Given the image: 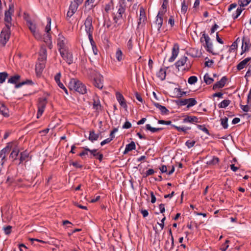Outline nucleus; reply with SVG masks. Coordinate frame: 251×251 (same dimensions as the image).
<instances>
[{"label":"nucleus","mask_w":251,"mask_h":251,"mask_svg":"<svg viewBox=\"0 0 251 251\" xmlns=\"http://www.w3.org/2000/svg\"><path fill=\"white\" fill-rule=\"evenodd\" d=\"M116 57L118 61H121L123 59V52L120 49L117 50Z\"/></svg>","instance_id":"37998d69"},{"label":"nucleus","mask_w":251,"mask_h":251,"mask_svg":"<svg viewBox=\"0 0 251 251\" xmlns=\"http://www.w3.org/2000/svg\"><path fill=\"white\" fill-rule=\"evenodd\" d=\"M99 137V134L95 133L94 130H90L89 132V136L88 139L92 142L97 141Z\"/></svg>","instance_id":"c85d7f7f"},{"label":"nucleus","mask_w":251,"mask_h":251,"mask_svg":"<svg viewBox=\"0 0 251 251\" xmlns=\"http://www.w3.org/2000/svg\"><path fill=\"white\" fill-rule=\"evenodd\" d=\"M88 38H89V39L91 43V44L92 46V48L94 47L95 46H96V45H95V43L93 39V33L88 34Z\"/></svg>","instance_id":"0e129e2a"},{"label":"nucleus","mask_w":251,"mask_h":251,"mask_svg":"<svg viewBox=\"0 0 251 251\" xmlns=\"http://www.w3.org/2000/svg\"><path fill=\"white\" fill-rule=\"evenodd\" d=\"M251 61V57H247V58H245V59H244L243 60L241 61L237 65V69L238 71L241 70L242 69L244 68L247 66V63Z\"/></svg>","instance_id":"4be33fe9"},{"label":"nucleus","mask_w":251,"mask_h":251,"mask_svg":"<svg viewBox=\"0 0 251 251\" xmlns=\"http://www.w3.org/2000/svg\"><path fill=\"white\" fill-rule=\"evenodd\" d=\"M204 81L207 84H210L214 81V79L208 74H206L204 76Z\"/></svg>","instance_id":"a19ab883"},{"label":"nucleus","mask_w":251,"mask_h":251,"mask_svg":"<svg viewBox=\"0 0 251 251\" xmlns=\"http://www.w3.org/2000/svg\"><path fill=\"white\" fill-rule=\"evenodd\" d=\"M11 15L12 14H10L9 12H5L4 21L6 23L5 27L8 28H10L11 26Z\"/></svg>","instance_id":"5701e85b"},{"label":"nucleus","mask_w":251,"mask_h":251,"mask_svg":"<svg viewBox=\"0 0 251 251\" xmlns=\"http://www.w3.org/2000/svg\"><path fill=\"white\" fill-rule=\"evenodd\" d=\"M136 148L135 144L133 141L126 145L124 154H126L128 152L135 150Z\"/></svg>","instance_id":"7c9ffc66"},{"label":"nucleus","mask_w":251,"mask_h":251,"mask_svg":"<svg viewBox=\"0 0 251 251\" xmlns=\"http://www.w3.org/2000/svg\"><path fill=\"white\" fill-rule=\"evenodd\" d=\"M113 0H110V1L107 4H105L104 7V10L106 13H108L109 11L112 9L113 7Z\"/></svg>","instance_id":"58836bf2"},{"label":"nucleus","mask_w":251,"mask_h":251,"mask_svg":"<svg viewBox=\"0 0 251 251\" xmlns=\"http://www.w3.org/2000/svg\"><path fill=\"white\" fill-rule=\"evenodd\" d=\"M153 105L160 110L162 114L168 115L169 113V111L165 106L160 105L159 103L153 102Z\"/></svg>","instance_id":"393cba45"},{"label":"nucleus","mask_w":251,"mask_h":251,"mask_svg":"<svg viewBox=\"0 0 251 251\" xmlns=\"http://www.w3.org/2000/svg\"><path fill=\"white\" fill-rule=\"evenodd\" d=\"M47 59V50L45 47H41L39 52V60L44 61Z\"/></svg>","instance_id":"b1692460"},{"label":"nucleus","mask_w":251,"mask_h":251,"mask_svg":"<svg viewBox=\"0 0 251 251\" xmlns=\"http://www.w3.org/2000/svg\"><path fill=\"white\" fill-rule=\"evenodd\" d=\"M176 104L178 106H182L187 104V99H182L176 101Z\"/></svg>","instance_id":"603ef678"},{"label":"nucleus","mask_w":251,"mask_h":251,"mask_svg":"<svg viewBox=\"0 0 251 251\" xmlns=\"http://www.w3.org/2000/svg\"><path fill=\"white\" fill-rule=\"evenodd\" d=\"M10 148L8 145L0 151V158L1 159V161L0 163L1 164V165L2 166L3 165L4 162L6 160V156L10 152Z\"/></svg>","instance_id":"ddd939ff"},{"label":"nucleus","mask_w":251,"mask_h":251,"mask_svg":"<svg viewBox=\"0 0 251 251\" xmlns=\"http://www.w3.org/2000/svg\"><path fill=\"white\" fill-rule=\"evenodd\" d=\"M28 26L32 33L36 31V26L35 24L32 23L31 21H28Z\"/></svg>","instance_id":"c03bdc74"},{"label":"nucleus","mask_w":251,"mask_h":251,"mask_svg":"<svg viewBox=\"0 0 251 251\" xmlns=\"http://www.w3.org/2000/svg\"><path fill=\"white\" fill-rule=\"evenodd\" d=\"M184 119H183V123H190L191 124H195L200 123L199 118L194 116H189L188 115L183 116Z\"/></svg>","instance_id":"4468645a"},{"label":"nucleus","mask_w":251,"mask_h":251,"mask_svg":"<svg viewBox=\"0 0 251 251\" xmlns=\"http://www.w3.org/2000/svg\"><path fill=\"white\" fill-rule=\"evenodd\" d=\"M47 21H48V24L47 25L46 27H45V32L46 33H50V24L51 22V19L50 17L47 18Z\"/></svg>","instance_id":"49530a36"},{"label":"nucleus","mask_w":251,"mask_h":251,"mask_svg":"<svg viewBox=\"0 0 251 251\" xmlns=\"http://www.w3.org/2000/svg\"><path fill=\"white\" fill-rule=\"evenodd\" d=\"M188 60L187 57L183 56L179 60H178L176 63L175 64L176 68L179 70V67L184 66L186 64V68L184 69V70L188 71L191 67V64L190 62L189 63H187V60Z\"/></svg>","instance_id":"6e6552de"},{"label":"nucleus","mask_w":251,"mask_h":251,"mask_svg":"<svg viewBox=\"0 0 251 251\" xmlns=\"http://www.w3.org/2000/svg\"><path fill=\"white\" fill-rule=\"evenodd\" d=\"M243 9H242L241 7H238L236 11V16H234V14H232V18L233 19H237L239 16L241 14V12L243 10Z\"/></svg>","instance_id":"3c124183"},{"label":"nucleus","mask_w":251,"mask_h":251,"mask_svg":"<svg viewBox=\"0 0 251 251\" xmlns=\"http://www.w3.org/2000/svg\"><path fill=\"white\" fill-rule=\"evenodd\" d=\"M20 75H15L11 76L8 80V82L12 84H15V87L18 88L22 87L23 85L25 84H33V82L31 80L26 79L25 81H22L20 83H17L20 79Z\"/></svg>","instance_id":"20e7f679"},{"label":"nucleus","mask_w":251,"mask_h":251,"mask_svg":"<svg viewBox=\"0 0 251 251\" xmlns=\"http://www.w3.org/2000/svg\"><path fill=\"white\" fill-rule=\"evenodd\" d=\"M200 41L201 43L205 42L203 46L207 51L212 53L213 55L218 54V52L214 51L212 43L210 42V38L208 35L205 33V31L202 32V37L200 39Z\"/></svg>","instance_id":"f03ea898"},{"label":"nucleus","mask_w":251,"mask_h":251,"mask_svg":"<svg viewBox=\"0 0 251 251\" xmlns=\"http://www.w3.org/2000/svg\"><path fill=\"white\" fill-rule=\"evenodd\" d=\"M219 162V158L216 156H213V158L211 160L207 161L206 164L208 165L212 166L218 164Z\"/></svg>","instance_id":"e433bc0d"},{"label":"nucleus","mask_w":251,"mask_h":251,"mask_svg":"<svg viewBox=\"0 0 251 251\" xmlns=\"http://www.w3.org/2000/svg\"><path fill=\"white\" fill-rule=\"evenodd\" d=\"M163 22V19H162V18H161L160 19H158V18H156L155 25L157 27L158 31H159V32H160V28L162 25Z\"/></svg>","instance_id":"c9c22d12"},{"label":"nucleus","mask_w":251,"mask_h":251,"mask_svg":"<svg viewBox=\"0 0 251 251\" xmlns=\"http://www.w3.org/2000/svg\"><path fill=\"white\" fill-rule=\"evenodd\" d=\"M189 1H186L185 0H184L182 3H181V12L183 13V14H185L186 13L187 9H188V6L189 4Z\"/></svg>","instance_id":"473e14b6"},{"label":"nucleus","mask_w":251,"mask_h":251,"mask_svg":"<svg viewBox=\"0 0 251 251\" xmlns=\"http://www.w3.org/2000/svg\"><path fill=\"white\" fill-rule=\"evenodd\" d=\"M221 125L222 126L223 128L224 129L227 128L228 126V124H227L228 118L225 117L224 118H222L221 119Z\"/></svg>","instance_id":"79ce46f5"},{"label":"nucleus","mask_w":251,"mask_h":251,"mask_svg":"<svg viewBox=\"0 0 251 251\" xmlns=\"http://www.w3.org/2000/svg\"><path fill=\"white\" fill-rule=\"evenodd\" d=\"M93 100V108L95 109L97 112H99L100 111H101L102 109V106H101L99 99L98 98H96V99H94Z\"/></svg>","instance_id":"412c9836"},{"label":"nucleus","mask_w":251,"mask_h":251,"mask_svg":"<svg viewBox=\"0 0 251 251\" xmlns=\"http://www.w3.org/2000/svg\"><path fill=\"white\" fill-rule=\"evenodd\" d=\"M197 104V101L194 98L187 99V108H189Z\"/></svg>","instance_id":"72a5a7b5"},{"label":"nucleus","mask_w":251,"mask_h":251,"mask_svg":"<svg viewBox=\"0 0 251 251\" xmlns=\"http://www.w3.org/2000/svg\"><path fill=\"white\" fill-rule=\"evenodd\" d=\"M10 28L4 27L2 29L0 34V44L4 46L9 40L10 35Z\"/></svg>","instance_id":"423d86ee"},{"label":"nucleus","mask_w":251,"mask_h":251,"mask_svg":"<svg viewBox=\"0 0 251 251\" xmlns=\"http://www.w3.org/2000/svg\"><path fill=\"white\" fill-rule=\"evenodd\" d=\"M88 38H89V39L91 43V44L92 46V48L94 47L95 46H96V45H95V43L93 39V33L88 34Z\"/></svg>","instance_id":"e2e57ef3"},{"label":"nucleus","mask_w":251,"mask_h":251,"mask_svg":"<svg viewBox=\"0 0 251 251\" xmlns=\"http://www.w3.org/2000/svg\"><path fill=\"white\" fill-rule=\"evenodd\" d=\"M51 35L50 33H46V35L44 37V41L47 44H50L51 43Z\"/></svg>","instance_id":"09e8293b"},{"label":"nucleus","mask_w":251,"mask_h":251,"mask_svg":"<svg viewBox=\"0 0 251 251\" xmlns=\"http://www.w3.org/2000/svg\"><path fill=\"white\" fill-rule=\"evenodd\" d=\"M196 143L195 141L188 140L186 143L185 145L188 148L193 147Z\"/></svg>","instance_id":"4d7b16f0"},{"label":"nucleus","mask_w":251,"mask_h":251,"mask_svg":"<svg viewBox=\"0 0 251 251\" xmlns=\"http://www.w3.org/2000/svg\"><path fill=\"white\" fill-rule=\"evenodd\" d=\"M172 126L175 128H176L178 131H179V132L182 131V132H183L185 133H187V130H189V129H191V128L190 127H181L180 126H174V125H173Z\"/></svg>","instance_id":"ea45409f"},{"label":"nucleus","mask_w":251,"mask_h":251,"mask_svg":"<svg viewBox=\"0 0 251 251\" xmlns=\"http://www.w3.org/2000/svg\"><path fill=\"white\" fill-rule=\"evenodd\" d=\"M125 0L120 1L119 2L118 9L116 13L119 14L122 17H126V5L125 4Z\"/></svg>","instance_id":"dca6fc26"},{"label":"nucleus","mask_w":251,"mask_h":251,"mask_svg":"<svg viewBox=\"0 0 251 251\" xmlns=\"http://www.w3.org/2000/svg\"><path fill=\"white\" fill-rule=\"evenodd\" d=\"M61 76V74L60 72H59L56 74L54 76V80L57 83V82H59L60 81V78Z\"/></svg>","instance_id":"774afa93"},{"label":"nucleus","mask_w":251,"mask_h":251,"mask_svg":"<svg viewBox=\"0 0 251 251\" xmlns=\"http://www.w3.org/2000/svg\"><path fill=\"white\" fill-rule=\"evenodd\" d=\"M154 173L153 169H150L147 171L144 175V177H147L149 176L152 175Z\"/></svg>","instance_id":"bf43d9fd"},{"label":"nucleus","mask_w":251,"mask_h":251,"mask_svg":"<svg viewBox=\"0 0 251 251\" xmlns=\"http://www.w3.org/2000/svg\"><path fill=\"white\" fill-rule=\"evenodd\" d=\"M29 156V153L26 151H24L21 152L20 153V156L19 158V161L18 163V165L21 164L24 161H27V159Z\"/></svg>","instance_id":"a878e982"},{"label":"nucleus","mask_w":251,"mask_h":251,"mask_svg":"<svg viewBox=\"0 0 251 251\" xmlns=\"http://www.w3.org/2000/svg\"><path fill=\"white\" fill-rule=\"evenodd\" d=\"M93 21V18L92 16L88 15L84 22L85 30L87 34L93 33L94 31V28L92 25Z\"/></svg>","instance_id":"0eeeda50"},{"label":"nucleus","mask_w":251,"mask_h":251,"mask_svg":"<svg viewBox=\"0 0 251 251\" xmlns=\"http://www.w3.org/2000/svg\"><path fill=\"white\" fill-rule=\"evenodd\" d=\"M197 81H198V78H197V76H191L188 78V82L190 84H194L195 83H196Z\"/></svg>","instance_id":"8fccbe9b"},{"label":"nucleus","mask_w":251,"mask_h":251,"mask_svg":"<svg viewBox=\"0 0 251 251\" xmlns=\"http://www.w3.org/2000/svg\"><path fill=\"white\" fill-rule=\"evenodd\" d=\"M48 101L46 98H40L38 99V112L37 114V118H39L43 113Z\"/></svg>","instance_id":"39448f33"},{"label":"nucleus","mask_w":251,"mask_h":251,"mask_svg":"<svg viewBox=\"0 0 251 251\" xmlns=\"http://www.w3.org/2000/svg\"><path fill=\"white\" fill-rule=\"evenodd\" d=\"M197 127L199 128V129H200V130H201L202 131H203L204 132H205L207 134H208V135L209 134L208 130L204 126L198 125Z\"/></svg>","instance_id":"6e6d98bb"},{"label":"nucleus","mask_w":251,"mask_h":251,"mask_svg":"<svg viewBox=\"0 0 251 251\" xmlns=\"http://www.w3.org/2000/svg\"><path fill=\"white\" fill-rule=\"evenodd\" d=\"M103 77L99 75L94 79L93 84L96 87L100 89H101L103 87Z\"/></svg>","instance_id":"aec40b11"},{"label":"nucleus","mask_w":251,"mask_h":251,"mask_svg":"<svg viewBox=\"0 0 251 251\" xmlns=\"http://www.w3.org/2000/svg\"><path fill=\"white\" fill-rule=\"evenodd\" d=\"M112 16L115 23L114 27L116 28L118 26L121 25V21L124 20L125 18L122 17V15H120L119 14L115 13H112Z\"/></svg>","instance_id":"2eb2a0df"},{"label":"nucleus","mask_w":251,"mask_h":251,"mask_svg":"<svg viewBox=\"0 0 251 251\" xmlns=\"http://www.w3.org/2000/svg\"><path fill=\"white\" fill-rule=\"evenodd\" d=\"M251 0H239L238 4L241 7L247 6L250 2Z\"/></svg>","instance_id":"de8ad7c7"},{"label":"nucleus","mask_w":251,"mask_h":251,"mask_svg":"<svg viewBox=\"0 0 251 251\" xmlns=\"http://www.w3.org/2000/svg\"><path fill=\"white\" fill-rule=\"evenodd\" d=\"M83 0L72 1L66 15V20L69 21L71 17L77 11L78 6L82 4Z\"/></svg>","instance_id":"7ed1b4c3"},{"label":"nucleus","mask_w":251,"mask_h":251,"mask_svg":"<svg viewBox=\"0 0 251 251\" xmlns=\"http://www.w3.org/2000/svg\"><path fill=\"white\" fill-rule=\"evenodd\" d=\"M229 242L228 240H226L224 244H223L221 248V250L222 251H226L228 248V243Z\"/></svg>","instance_id":"13d9d810"},{"label":"nucleus","mask_w":251,"mask_h":251,"mask_svg":"<svg viewBox=\"0 0 251 251\" xmlns=\"http://www.w3.org/2000/svg\"><path fill=\"white\" fill-rule=\"evenodd\" d=\"M250 106V105H249L248 104H247L246 105H243L240 104V107H241V109L243 110V111H244V112H247L249 111V110H250L249 106Z\"/></svg>","instance_id":"338daca9"},{"label":"nucleus","mask_w":251,"mask_h":251,"mask_svg":"<svg viewBox=\"0 0 251 251\" xmlns=\"http://www.w3.org/2000/svg\"><path fill=\"white\" fill-rule=\"evenodd\" d=\"M60 53L62 58L68 64H71L73 62V57L72 52L69 51L68 49L61 50Z\"/></svg>","instance_id":"1a4fd4ad"},{"label":"nucleus","mask_w":251,"mask_h":251,"mask_svg":"<svg viewBox=\"0 0 251 251\" xmlns=\"http://www.w3.org/2000/svg\"><path fill=\"white\" fill-rule=\"evenodd\" d=\"M88 38H89V39L91 43V44L92 46V48L94 47L95 46H96V45H95V43L93 39V33L88 34Z\"/></svg>","instance_id":"69168bd1"},{"label":"nucleus","mask_w":251,"mask_h":251,"mask_svg":"<svg viewBox=\"0 0 251 251\" xmlns=\"http://www.w3.org/2000/svg\"><path fill=\"white\" fill-rule=\"evenodd\" d=\"M87 151H89V152L91 153V154L93 155L94 157H97L99 153V152H97V149H93V150H90V149H87Z\"/></svg>","instance_id":"052dcab7"},{"label":"nucleus","mask_w":251,"mask_h":251,"mask_svg":"<svg viewBox=\"0 0 251 251\" xmlns=\"http://www.w3.org/2000/svg\"><path fill=\"white\" fill-rule=\"evenodd\" d=\"M116 96L120 105L126 110L127 106L124 96L119 92L116 93Z\"/></svg>","instance_id":"6ab92c4d"},{"label":"nucleus","mask_w":251,"mask_h":251,"mask_svg":"<svg viewBox=\"0 0 251 251\" xmlns=\"http://www.w3.org/2000/svg\"><path fill=\"white\" fill-rule=\"evenodd\" d=\"M96 0H86L85 2L84 6L85 7H88L89 10L93 9L97 4H95Z\"/></svg>","instance_id":"cd10ccee"},{"label":"nucleus","mask_w":251,"mask_h":251,"mask_svg":"<svg viewBox=\"0 0 251 251\" xmlns=\"http://www.w3.org/2000/svg\"><path fill=\"white\" fill-rule=\"evenodd\" d=\"M251 47V44L250 43V39L247 37H243L242 39V51L241 54L242 55L244 52L249 51Z\"/></svg>","instance_id":"f8f14e48"},{"label":"nucleus","mask_w":251,"mask_h":251,"mask_svg":"<svg viewBox=\"0 0 251 251\" xmlns=\"http://www.w3.org/2000/svg\"><path fill=\"white\" fill-rule=\"evenodd\" d=\"M19 153V150L17 148H14L10 155V158L12 159L13 161H15L18 159L17 157L18 156Z\"/></svg>","instance_id":"2f4dec72"},{"label":"nucleus","mask_w":251,"mask_h":251,"mask_svg":"<svg viewBox=\"0 0 251 251\" xmlns=\"http://www.w3.org/2000/svg\"><path fill=\"white\" fill-rule=\"evenodd\" d=\"M0 113L4 117H7L9 116L8 109L5 106L3 103H0Z\"/></svg>","instance_id":"c756f323"},{"label":"nucleus","mask_w":251,"mask_h":251,"mask_svg":"<svg viewBox=\"0 0 251 251\" xmlns=\"http://www.w3.org/2000/svg\"><path fill=\"white\" fill-rule=\"evenodd\" d=\"M227 80L226 76H223L220 81L217 82L213 86V90H215L218 88H222L224 87Z\"/></svg>","instance_id":"f3484780"},{"label":"nucleus","mask_w":251,"mask_h":251,"mask_svg":"<svg viewBox=\"0 0 251 251\" xmlns=\"http://www.w3.org/2000/svg\"><path fill=\"white\" fill-rule=\"evenodd\" d=\"M69 87L71 90H74L81 94H85L87 93L86 86L76 79H71L69 83Z\"/></svg>","instance_id":"f257e3e1"},{"label":"nucleus","mask_w":251,"mask_h":251,"mask_svg":"<svg viewBox=\"0 0 251 251\" xmlns=\"http://www.w3.org/2000/svg\"><path fill=\"white\" fill-rule=\"evenodd\" d=\"M3 229H4L5 234L6 235H9L11 232L12 226H8L6 227H4Z\"/></svg>","instance_id":"5fc2aeb1"},{"label":"nucleus","mask_w":251,"mask_h":251,"mask_svg":"<svg viewBox=\"0 0 251 251\" xmlns=\"http://www.w3.org/2000/svg\"><path fill=\"white\" fill-rule=\"evenodd\" d=\"M8 76V75L6 72L0 73V83H3Z\"/></svg>","instance_id":"a18cd8bd"},{"label":"nucleus","mask_w":251,"mask_h":251,"mask_svg":"<svg viewBox=\"0 0 251 251\" xmlns=\"http://www.w3.org/2000/svg\"><path fill=\"white\" fill-rule=\"evenodd\" d=\"M45 67V64L44 63H39L36 66V71L37 72H42L43 69Z\"/></svg>","instance_id":"864d4df0"},{"label":"nucleus","mask_w":251,"mask_h":251,"mask_svg":"<svg viewBox=\"0 0 251 251\" xmlns=\"http://www.w3.org/2000/svg\"><path fill=\"white\" fill-rule=\"evenodd\" d=\"M66 44V41L65 38L62 35L59 34L57 39V46L59 52L61 51V50L67 49Z\"/></svg>","instance_id":"9d476101"},{"label":"nucleus","mask_w":251,"mask_h":251,"mask_svg":"<svg viewBox=\"0 0 251 251\" xmlns=\"http://www.w3.org/2000/svg\"><path fill=\"white\" fill-rule=\"evenodd\" d=\"M146 128L147 130H150L152 133H155V132H158V131L163 129V128H161V127H160V128L152 127L149 124L146 125Z\"/></svg>","instance_id":"f704fd0d"},{"label":"nucleus","mask_w":251,"mask_h":251,"mask_svg":"<svg viewBox=\"0 0 251 251\" xmlns=\"http://www.w3.org/2000/svg\"><path fill=\"white\" fill-rule=\"evenodd\" d=\"M231 101L229 100H225L218 104L219 108H226L230 103Z\"/></svg>","instance_id":"4c0bfd02"},{"label":"nucleus","mask_w":251,"mask_h":251,"mask_svg":"<svg viewBox=\"0 0 251 251\" xmlns=\"http://www.w3.org/2000/svg\"><path fill=\"white\" fill-rule=\"evenodd\" d=\"M169 67H167L166 69L161 68L157 74V76L161 80L165 79L166 76V69Z\"/></svg>","instance_id":"bb28decb"},{"label":"nucleus","mask_w":251,"mask_h":251,"mask_svg":"<svg viewBox=\"0 0 251 251\" xmlns=\"http://www.w3.org/2000/svg\"><path fill=\"white\" fill-rule=\"evenodd\" d=\"M147 20L145 11L143 7L140 9V17L138 22L137 28L143 26L145 24V21Z\"/></svg>","instance_id":"9b49d317"},{"label":"nucleus","mask_w":251,"mask_h":251,"mask_svg":"<svg viewBox=\"0 0 251 251\" xmlns=\"http://www.w3.org/2000/svg\"><path fill=\"white\" fill-rule=\"evenodd\" d=\"M83 148L84 149V150L79 154V156L82 158L85 155H88V152H89V151H87L86 150L89 149L87 147H84Z\"/></svg>","instance_id":"680f3d73"},{"label":"nucleus","mask_w":251,"mask_h":251,"mask_svg":"<svg viewBox=\"0 0 251 251\" xmlns=\"http://www.w3.org/2000/svg\"><path fill=\"white\" fill-rule=\"evenodd\" d=\"M179 53V46L177 44H175L172 49V54L171 57L169 59L168 61L170 62H173L178 55Z\"/></svg>","instance_id":"a211bd4d"}]
</instances>
